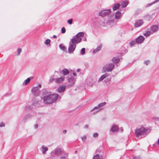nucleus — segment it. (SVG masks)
Wrapping results in <instances>:
<instances>
[{
	"label": "nucleus",
	"instance_id": "obj_32",
	"mask_svg": "<svg viewBox=\"0 0 159 159\" xmlns=\"http://www.w3.org/2000/svg\"><path fill=\"white\" fill-rule=\"evenodd\" d=\"M80 53L82 55H84L85 54V48H83L81 49L80 51Z\"/></svg>",
	"mask_w": 159,
	"mask_h": 159
},
{
	"label": "nucleus",
	"instance_id": "obj_16",
	"mask_svg": "<svg viewBox=\"0 0 159 159\" xmlns=\"http://www.w3.org/2000/svg\"><path fill=\"white\" fill-rule=\"evenodd\" d=\"M64 77H61L55 79V81L57 83H62L64 80Z\"/></svg>",
	"mask_w": 159,
	"mask_h": 159
},
{
	"label": "nucleus",
	"instance_id": "obj_34",
	"mask_svg": "<svg viewBox=\"0 0 159 159\" xmlns=\"http://www.w3.org/2000/svg\"><path fill=\"white\" fill-rule=\"evenodd\" d=\"M86 136L84 135L81 137L82 140L84 142L86 140Z\"/></svg>",
	"mask_w": 159,
	"mask_h": 159
},
{
	"label": "nucleus",
	"instance_id": "obj_50",
	"mask_svg": "<svg viewBox=\"0 0 159 159\" xmlns=\"http://www.w3.org/2000/svg\"><path fill=\"white\" fill-rule=\"evenodd\" d=\"M53 38H57V36L56 35H53Z\"/></svg>",
	"mask_w": 159,
	"mask_h": 159
},
{
	"label": "nucleus",
	"instance_id": "obj_58",
	"mask_svg": "<svg viewBox=\"0 0 159 159\" xmlns=\"http://www.w3.org/2000/svg\"><path fill=\"white\" fill-rule=\"evenodd\" d=\"M89 85H90V86H92L93 85V84L91 85H90V84H89Z\"/></svg>",
	"mask_w": 159,
	"mask_h": 159
},
{
	"label": "nucleus",
	"instance_id": "obj_12",
	"mask_svg": "<svg viewBox=\"0 0 159 159\" xmlns=\"http://www.w3.org/2000/svg\"><path fill=\"white\" fill-rule=\"evenodd\" d=\"M119 130V128L118 126L116 125H113L111 127L110 131H111L113 132H116Z\"/></svg>",
	"mask_w": 159,
	"mask_h": 159
},
{
	"label": "nucleus",
	"instance_id": "obj_48",
	"mask_svg": "<svg viewBox=\"0 0 159 159\" xmlns=\"http://www.w3.org/2000/svg\"><path fill=\"white\" fill-rule=\"evenodd\" d=\"M88 126L87 125H85L84 126V128H88Z\"/></svg>",
	"mask_w": 159,
	"mask_h": 159
},
{
	"label": "nucleus",
	"instance_id": "obj_52",
	"mask_svg": "<svg viewBox=\"0 0 159 159\" xmlns=\"http://www.w3.org/2000/svg\"><path fill=\"white\" fill-rule=\"evenodd\" d=\"M73 75L74 76H76V73H74H74H73Z\"/></svg>",
	"mask_w": 159,
	"mask_h": 159
},
{
	"label": "nucleus",
	"instance_id": "obj_24",
	"mask_svg": "<svg viewBox=\"0 0 159 159\" xmlns=\"http://www.w3.org/2000/svg\"><path fill=\"white\" fill-rule=\"evenodd\" d=\"M62 71L64 75H67L69 73V71L66 69H64Z\"/></svg>",
	"mask_w": 159,
	"mask_h": 159
},
{
	"label": "nucleus",
	"instance_id": "obj_23",
	"mask_svg": "<svg viewBox=\"0 0 159 159\" xmlns=\"http://www.w3.org/2000/svg\"><path fill=\"white\" fill-rule=\"evenodd\" d=\"M32 78V77H31L28 78L26 80H25L23 84H25V85H27L30 82L31 79Z\"/></svg>",
	"mask_w": 159,
	"mask_h": 159
},
{
	"label": "nucleus",
	"instance_id": "obj_43",
	"mask_svg": "<svg viewBox=\"0 0 159 159\" xmlns=\"http://www.w3.org/2000/svg\"><path fill=\"white\" fill-rule=\"evenodd\" d=\"M38 125L37 124H36L34 125V128L35 129H37L38 127Z\"/></svg>",
	"mask_w": 159,
	"mask_h": 159
},
{
	"label": "nucleus",
	"instance_id": "obj_51",
	"mask_svg": "<svg viewBox=\"0 0 159 159\" xmlns=\"http://www.w3.org/2000/svg\"><path fill=\"white\" fill-rule=\"evenodd\" d=\"M80 71V69H78L77 70V72H79Z\"/></svg>",
	"mask_w": 159,
	"mask_h": 159
},
{
	"label": "nucleus",
	"instance_id": "obj_21",
	"mask_svg": "<svg viewBox=\"0 0 159 159\" xmlns=\"http://www.w3.org/2000/svg\"><path fill=\"white\" fill-rule=\"evenodd\" d=\"M108 76V75L107 74H105L102 75L98 80V81L100 82L102 81L105 78Z\"/></svg>",
	"mask_w": 159,
	"mask_h": 159
},
{
	"label": "nucleus",
	"instance_id": "obj_1",
	"mask_svg": "<svg viewBox=\"0 0 159 159\" xmlns=\"http://www.w3.org/2000/svg\"><path fill=\"white\" fill-rule=\"evenodd\" d=\"M59 97V95L57 93L48 94L43 97V102L47 104H51L55 102Z\"/></svg>",
	"mask_w": 159,
	"mask_h": 159
},
{
	"label": "nucleus",
	"instance_id": "obj_40",
	"mask_svg": "<svg viewBox=\"0 0 159 159\" xmlns=\"http://www.w3.org/2000/svg\"><path fill=\"white\" fill-rule=\"evenodd\" d=\"M150 63V61L149 60L146 61L144 62V64L148 65Z\"/></svg>",
	"mask_w": 159,
	"mask_h": 159
},
{
	"label": "nucleus",
	"instance_id": "obj_25",
	"mask_svg": "<svg viewBox=\"0 0 159 159\" xmlns=\"http://www.w3.org/2000/svg\"><path fill=\"white\" fill-rule=\"evenodd\" d=\"M63 153L64 155H62V157L61 158V159H66L67 158L68 155V153L64 152L63 151V153Z\"/></svg>",
	"mask_w": 159,
	"mask_h": 159
},
{
	"label": "nucleus",
	"instance_id": "obj_28",
	"mask_svg": "<svg viewBox=\"0 0 159 159\" xmlns=\"http://www.w3.org/2000/svg\"><path fill=\"white\" fill-rule=\"evenodd\" d=\"M102 158L103 157L102 156H101L100 157L98 154H96L93 157V159H102Z\"/></svg>",
	"mask_w": 159,
	"mask_h": 159
},
{
	"label": "nucleus",
	"instance_id": "obj_30",
	"mask_svg": "<svg viewBox=\"0 0 159 159\" xmlns=\"http://www.w3.org/2000/svg\"><path fill=\"white\" fill-rule=\"evenodd\" d=\"M151 34L150 31H148L144 34V35L146 37L149 36Z\"/></svg>",
	"mask_w": 159,
	"mask_h": 159
},
{
	"label": "nucleus",
	"instance_id": "obj_8",
	"mask_svg": "<svg viewBox=\"0 0 159 159\" xmlns=\"http://www.w3.org/2000/svg\"><path fill=\"white\" fill-rule=\"evenodd\" d=\"M143 23V21L142 19H139L135 21L134 26L135 27H138L142 25Z\"/></svg>",
	"mask_w": 159,
	"mask_h": 159
},
{
	"label": "nucleus",
	"instance_id": "obj_10",
	"mask_svg": "<svg viewBox=\"0 0 159 159\" xmlns=\"http://www.w3.org/2000/svg\"><path fill=\"white\" fill-rule=\"evenodd\" d=\"M145 39V38L143 36H140L136 39V40L138 43H142Z\"/></svg>",
	"mask_w": 159,
	"mask_h": 159
},
{
	"label": "nucleus",
	"instance_id": "obj_14",
	"mask_svg": "<svg viewBox=\"0 0 159 159\" xmlns=\"http://www.w3.org/2000/svg\"><path fill=\"white\" fill-rule=\"evenodd\" d=\"M48 147L43 145L40 149V150L42 152L43 154H45L46 152L48 151Z\"/></svg>",
	"mask_w": 159,
	"mask_h": 159
},
{
	"label": "nucleus",
	"instance_id": "obj_29",
	"mask_svg": "<svg viewBox=\"0 0 159 159\" xmlns=\"http://www.w3.org/2000/svg\"><path fill=\"white\" fill-rule=\"evenodd\" d=\"M131 46L133 47L134 45L136 44L137 43L136 40H132L129 43Z\"/></svg>",
	"mask_w": 159,
	"mask_h": 159
},
{
	"label": "nucleus",
	"instance_id": "obj_60",
	"mask_svg": "<svg viewBox=\"0 0 159 159\" xmlns=\"http://www.w3.org/2000/svg\"><path fill=\"white\" fill-rule=\"evenodd\" d=\"M77 152V151H75V153H76Z\"/></svg>",
	"mask_w": 159,
	"mask_h": 159
},
{
	"label": "nucleus",
	"instance_id": "obj_57",
	"mask_svg": "<svg viewBox=\"0 0 159 159\" xmlns=\"http://www.w3.org/2000/svg\"><path fill=\"white\" fill-rule=\"evenodd\" d=\"M86 38H85V39H84V41H86Z\"/></svg>",
	"mask_w": 159,
	"mask_h": 159
},
{
	"label": "nucleus",
	"instance_id": "obj_2",
	"mask_svg": "<svg viewBox=\"0 0 159 159\" xmlns=\"http://www.w3.org/2000/svg\"><path fill=\"white\" fill-rule=\"evenodd\" d=\"M150 131V129L142 127L139 128L137 129L135 132V134L136 137H139L141 135L147 134Z\"/></svg>",
	"mask_w": 159,
	"mask_h": 159
},
{
	"label": "nucleus",
	"instance_id": "obj_33",
	"mask_svg": "<svg viewBox=\"0 0 159 159\" xmlns=\"http://www.w3.org/2000/svg\"><path fill=\"white\" fill-rule=\"evenodd\" d=\"M106 103L105 102L101 103L98 105V107H99V108H100V107H102L103 106L105 105L106 104Z\"/></svg>",
	"mask_w": 159,
	"mask_h": 159
},
{
	"label": "nucleus",
	"instance_id": "obj_6",
	"mask_svg": "<svg viewBox=\"0 0 159 159\" xmlns=\"http://www.w3.org/2000/svg\"><path fill=\"white\" fill-rule=\"evenodd\" d=\"M76 46V44L70 42L69 43V46L68 48L69 53L70 54L73 53L75 49Z\"/></svg>",
	"mask_w": 159,
	"mask_h": 159
},
{
	"label": "nucleus",
	"instance_id": "obj_55",
	"mask_svg": "<svg viewBox=\"0 0 159 159\" xmlns=\"http://www.w3.org/2000/svg\"><path fill=\"white\" fill-rule=\"evenodd\" d=\"M157 144L159 145V138L158 140Z\"/></svg>",
	"mask_w": 159,
	"mask_h": 159
},
{
	"label": "nucleus",
	"instance_id": "obj_20",
	"mask_svg": "<svg viewBox=\"0 0 159 159\" xmlns=\"http://www.w3.org/2000/svg\"><path fill=\"white\" fill-rule=\"evenodd\" d=\"M102 47V44L100 45L96 48L93 50V53H95L99 51L101 49Z\"/></svg>",
	"mask_w": 159,
	"mask_h": 159
},
{
	"label": "nucleus",
	"instance_id": "obj_4",
	"mask_svg": "<svg viewBox=\"0 0 159 159\" xmlns=\"http://www.w3.org/2000/svg\"><path fill=\"white\" fill-rule=\"evenodd\" d=\"M115 65L112 63H108L105 65L103 67L102 72L103 73L106 72H111L114 68Z\"/></svg>",
	"mask_w": 159,
	"mask_h": 159
},
{
	"label": "nucleus",
	"instance_id": "obj_9",
	"mask_svg": "<svg viewBox=\"0 0 159 159\" xmlns=\"http://www.w3.org/2000/svg\"><path fill=\"white\" fill-rule=\"evenodd\" d=\"M32 92L34 95H38L39 93V91L38 87H33L32 89Z\"/></svg>",
	"mask_w": 159,
	"mask_h": 159
},
{
	"label": "nucleus",
	"instance_id": "obj_53",
	"mask_svg": "<svg viewBox=\"0 0 159 159\" xmlns=\"http://www.w3.org/2000/svg\"><path fill=\"white\" fill-rule=\"evenodd\" d=\"M27 107V108H28V109H30V108H31V107H30V106H28Z\"/></svg>",
	"mask_w": 159,
	"mask_h": 159
},
{
	"label": "nucleus",
	"instance_id": "obj_47",
	"mask_svg": "<svg viewBox=\"0 0 159 159\" xmlns=\"http://www.w3.org/2000/svg\"><path fill=\"white\" fill-rule=\"evenodd\" d=\"M151 16L149 15H147L146 16V17L147 18H149L150 17H151Z\"/></svg>",
	"mask_w": 159,
	"mask_h": 159
},
{
	"label": "nucleus",
	"instance_id": "obj_17",
	"mask_svg": "<svg viewBox=\"0 0 159 159\" xmlns=\"http://www.w3.org/2000/svg\"><path fill=\"white\" fill-rule=\"evenodd\" d=\"M120 59L118 57H115L113 58L112 61L115 64H117L120 61Z\"/></svg>",
	"mask_w": 159,
	"mask_h": 159
},
{
	"label": "nucleus",
	"instance_id": "obj_7",
	"mask_svg": "<svg viewBox=\"0 0 159 159\" xmlns=\"http://www.w3.org/2000/svg\"><path fill=\"white\" fill-rule=\"evenodd\" d=\"M111 12L110 9L104 10L100 11L99 13V15L102 17L108 15Z\"/></svg>",
	"mask_w": 159,
	"mask_h": 159
},
{
	"label": "nucleus",
	"instance_id": "obj_46",
	"mask_svg": "<svg viewBox=\"0 0 159 159\" xmlns=\"http://www.w3.org/2000/svg\"><path fill=\"white\" fill-rule=\"evenodd\" d=\"M66 132H67V131L66 130H64L63 131V133L64 134H66Z\"/></svg>",
	"mask_w": 159,
	"mask_h": 159
},
{
	"label": "nucleus",
	"instance_id": "obj_36",
	"mask_svg": "<svg viewBox=\"0 0 159 159\" xmlns=\"http://www.w3.org/2000/svg\"><path fill=\"white\" fill-rule=\"evenodd\" d=\"M155 3V2H152V3H149L146 6V7H149Z\"/></svg>",
	"mask_w": 159,
	"mask_h": 159
},
{
	"label": "nucleus",
	"instance_id": "obj_44",
	"mask_svg": "<svg viewBox=\"0 0 159 159\" xmlns=\"http://www.w3.org/2000/svg\"><path fill=\"white\" fill-rule=\"evenodd\" d=\"M55 79H54V78H52V79L50 78V82H52L54 80H55Z\"/></svg>",
	"mask_w": 159,
	"mask_h": 159
},
{
	"label": "nucleus",
	"instance_id": "obj_41",
	"mask_svg": "<svg viewBox=\"0 0 159 159\" xmlns=\"http://www.w3.org/2000/svg\"><path fill=\"white\" fill-rule=\"evenodd\" d=\"M99 108V107H98V105L97 106L95 107L93 109L91 110V111H92L93 110L95 109H98Z\"/></svg>",
	"mask_w": 159,
	"mask_h": 159
},
{
	"label": "nucleus",
	"instance_id": "obj_22",
	"mask_svg": "<svg viewBox=\"0 0 159 159\" xmlns=\"http://www.w3.org/2000/svg\"><path fill=\"white\" fill-rule=\"evenodd\" d=\"M129 3L128 1H125L122 2L121 3V6L122 7L124 8L126 7Z\"/></svg>",
	"mask_w": 159,
	"mask_h": 159
},
{
	"label": "nucleus",
	"instance_id": "obj_11",
	"mask_svg": "<svg viewBox=\"0 0 159 159\" xmlns=\"http://www.w3.org/2000/svg\"><path fill=\"white\" fill-rule=\"evenodd\" d=\"M68 80L69 82L70 83V84L68 85L70 87L72 86L74 84L75 81V80L73 77H71L69 78Z\"/></svg>",
	"mask_w": 159,
	"mask_h": 159
},
{
	"label": "nucleus",
	"instance_id": "obj_26",
	"mask_svg": "<svg viewBox=\"0 0 159 159\" xmlns=\"http://www.w3.org/2000/svg\"><path fill=\"white\" fill-rule=\"evenodd\" d=\"M59 48L63 51L66 50V48L65 46H63L62 44H60L59 45Z\"/></svg>",
	"mask_w": 159,
	"mask_h": 159
},
{
	"label": "nucleus",
	"instance_id": "obj_15",
	"mask_svg": "<svg viewBox=\"0 0 159 159\" xmlns=\"http://www.w3.org/2000/svg\"><path fill=\"white\" fill-rule=\"evenodd\" d=\"M151 31L153 33H155L158 30V26L157 25H153L150 28Z\"/></svg>",
	"mask_w": 159,
	"mask_h": 159
},
{
	"label": "nucleus",
	"instance_id": "obj_3",
	"mask_svg": "<svg viewBox=\"0 0 159 159\" xmlns=\"http://www.w3.org/2000/svg\"><path fill=\"white\" fill-rule=\"evenodd\" d=\"M84 33L83 32L79 33L76 35L72 38L70 42L75 44L80 43L82 40V38L84 36Z\"/></svg>",
	"mask_w": 159,
	"mask_h": 159
},
{
	"label": "nucleus",
	"instance_id": "obj_27",
	"mask_svg": "<svg viewBox=\"0 0 159 159\" xmlns=\"http://www.w3.org/2000/svg\"><path fill=\"white\" fill-rule=\"evenodd\" d=\"M31 117V116L29 114H28L26 115L25 116V117L23 119V120L24 121H25L27 119H29V118H30Z\"/></svg>",
	"mask_w": 159,
	"mask_h": 159
},
{
	"label": "nucleus",
	"instance_id": "obj_5",
	"mask_svg": "<svg viewBox=\"0 0 159 159\" xmlns=\"http://www.w3.org/2000/svg\"><path fill=\"white\" fill-rule=\"evenodd\" d=\"M63 153V150L60 147H57L51 152L52 156H59Z\"/></svg>",
	"mask_w": 159,
	"mask_h": 159
},
{
	"label": "nucleus",
	"instance_id": "obj_42",
	"mask_svg": "<svg viewBox=\"0 0 159 159\" xmlns=\"http://www.w3.org/2000/svg\"><path fill=\"white\" fill-rule=\"evenodd\" d=\"M98 134L97 133H94L93 135L94 137H98Z\"/></svg>",
	"mask_w": 159,
	"mask_h": 159
},
{
	"label": "nucleus",
	"instance_id": "obj_49",
	"mask_svg": "<svg viewBox=\"0 0 159 159\" xmlns=\"http://www.w3.org/2000/svg\"><path fill=\"white\" fill-rule=\"evenodd\" d=\"M154 2H155V3H156L159 2V0H156Z\"/></svg>",
	"mask_w": 159,
	"mask_h": 159
},
{
	"label": "nucleus",
	"instance_id": "obj_38",
	"mask_svg": "<svg viewBox=\"0 0 159 159\" xmlns=\"http://www.w3.org/2000/svg\"><path fill=\"white\" fill-rule=\"evenodd\" d=\"M18 53L17 54V55H19L21 52V49L20 48H19L17 50Z\"/></svg>",
	"mask_w": 159,
	"mask_h": 159
},
{
	"label": "nucleus",
	"instance_id": "obj_59",
	"mask_svg": "<svg viewBox=\"0 0 159 159\" xmlns=\"http://www.w3.org/2000/svg\"><path fill=\"white\" fill-rule=\"evenodd\" d=\"M100 110H100H98L97 111H96V112H98V111H99Z\"/></svg>",
	"mask_w": 159,
	"mask_h": 159
},
{
	"label": "nucleus",
	"instance_id": "obj_13",
	"mask_svg": "<svg viewBox=\"0 0 159 159\" xmlns=\"http://www.w3.org/2000/svg\"><path fill=\"white\" fill-rule=\"evenodd\" d=\"M66 88V85L60 86L58 89L57 92L59 93L63 92L65 90Z\"/></svg>",
	"mask_w": 159,
	"mask_h": 159
},
{
	"label": "nucleus",
	"instance_id": "obj_37",
	"mask_svg": "<svg viewBox=\"0 0 159 159\" xmlns=\"http://www.w3.org/2000/svg\"><path fill=\"white\" fill-rule=\"evenodd\" d=\"M68 23L70 25H71L72 23V19H71L67 20Z\"/></svg>",
	"mask_w": 159,
	"mask_h": 159
},
{
	"label": "nucleus",
	"instance_id": "obj_39",
	"mask_svg": "<svg viewBox=\"0 0 159 159\" xmlns=\"http://www.w3.org/2000/svg\"><path fill=\"white\" fill-rule=\"evenodd\" d=\"M5 126V125L3 122H2L0 123V127H4Z\"/></svg>",
	"mask_w": 159,
	"mask_h": 159
},
{
	"label": "nucleus",
	"instance_id": "obj_35",
	"mask_svg": "<svg viewBox=\"0 0 159 159\" xmlns=\"http://www.w3.org/2000/svg\"><path fill=\"white\" fill-rule=\"evenodd\" d=\"M66 29L64 27H63L61 28V31L62 33V34L65 33L66 32Z\"/></svg>",
	"mask_w": 159,
	"mask_h": 159
},
{
	"label": "nucleus",
	"instance_id": "obj_31",
	"mask_svg": "<svg viewBox=\"0 0 159 159\" xmlns=\"http://www.w3.org/2000/svg\"><path fill=\"white\" fill-rule=\"evenodd\" d=\"M50 42H51V40L50 39H47L45 40V41L44 42V43L47 45L48 44H49V45H51V44H50Z\"/></svg>",
	"mask_w": 159,
	"mask_h": 159
},
{
	"label": "nucleus",
	"instance_id": "obj_54",
	"mask_svg": "<svg viewBox=\"0 0 159 159\" xmlns=\"http://www.w3.org/2000/svg\"><path fill=\"white\" fill-rule=\"evenodd\" d=\"M38 86L39 87V88H41V84H39L38 85Z\"/></svg>",
	"mask_w": 159,
	"mask_h": 159
},
{
	"label": "nucleus",
	"instance_id": "obj_19",
	"mask_svg": "<svg viewBox=\"0 0 159 159\" xmlns=\"http://www.w3.org/2000/svg\"><path fill=\"white\" fill-rule=\"evenodd\" d=\"M121 13L120 11H118L116 13L115 15V18L116 19H119L121 16Z\"/></svg>",
	"mask_w": 159,
	"mask_h": 159
},
{
	"label": "nucleus",
	"instance_id": "obj_56",
	"mask_svg": "<svg viewBox=\"0 0 159 159\" xmlns=\"http://www.w3.org/2000/svg\"><path fill=\"white\" fill-rule=\"evenodd\" d=\"M121 132H122L123 131V130L122 128H121Z\"/></svg>",
	"mask_w": 159,
	"mask_h": 159
},
{
	"label": "nucleus",
	"instance_id": "obj_18",
	"mask_svg": "<svg viewBox=\"0 0 159 159\" xmlns=\"http://www.w3.org/2000/svg\"><path fill=\"white\" fill-rule=\"evenodd\" d=\"M120 4L119 3L115 4L112 8L113 10L114 11L118 9L120 7Z\"/></svg>",
	"mask_w": 159,
	"mask_h": 159
},
{
	"label": "nucleus",
	"instance_id": "obj_45",
	"mask_svg": "<svg viewBox=\"0 0 159 159\" xmlns=\"http://www.w3.org/2000/svg\"><path fill=\"white\" fill-rule=\"evenodd\" d=\"M155 120L156 121L159 120V117H156L155 118Z\"/></svg>",
	"mask_w": 159,
	"mask_h": 159
}]
</instances>
